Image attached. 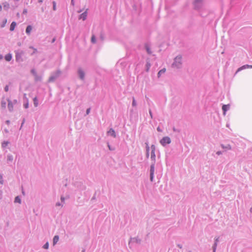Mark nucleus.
<instances>
[{
    "label": "nucleus",
    "mask_w": 252,
    "mask_h": 252,
    "mask_svg": "<svg viewBox=\"0 0 252 252\" xmlns=\"http://www.w3.org/2000/svg\"><path fill=\"white\" fill-rule=\"evenodd\" d=\"M62 71L58 69L56 71L51 73V76L49 78V82H54L56 79H57L62 74Z\"/></svg>",
    "instance_id": "f257e3e1"
},
{
    "label": "nucleus",
    "mask_w": 252,
    "mask_h": 252,
    "mask_svg": "<svg viewBox=\"0 0 252 252\" xmlns=\"http://www.w3.org/2000/svg\"><path fill=\"white\" fill-rule=\"evenodd\" d=\"M77 75L81 80H84L85 77V70L82 67H79L77 71Z\"/></svg>",
    "instance_id": "f03ea898"
},
{
    "label": "nucleus",
    "mask_w": 252,
    "mask_h": 252,
    "mask_svg": "<svg viewBox=\"0 0 252 252\" xmlns=\"http://www.w3.org/2000/svg\"><path fill=\"white\" fill-rule=\"evenodd\" d=\"M160 143L163 146H165L171 142V139L168 136L163 137L159 141Z\"/></svg>",
    "instance_id": "7ed1b4c3"
},
{
    "label": "nucleus",
    "mask_w": 252,
    "mask_h": 252,
    "mask_svg": "<svg viewBox=\"0 0 252 252\" xmlns=\"http://www.w3.org/2000/svg\"><path fill=\"white\" fill-rule=\"evenodd\" d=\"M155 163H152L150 168V180L151 182H153L154 178Z\"/></svg>",
    "instance_id": "20e7f679"
},
{
    "label": "nucleus",
    "mask_w": 252,
    "mask_h": 252,
    "mask_svg": "<svg viewBox=\"0 0 252 252\" xmlns=\"http://www.w3.org/2000/svg\"><path fill=\"white\" fill-rule=\"evenodd\" d=\"M141 240L138 237L131 238L129 241L128 245H130L131 243H136L137 244H140Z\"/></svg>",
    "instance_id": "39448f33"
},
{
    "label": "nucleus",
    "mask_w": 252,
    "mask_h": 252,
    "mask_svg": "<svg viewBox=\"0 0 252 252\" xmlns=\"http://www.w3.org/2000/svg\"><path fill=\"white\" fill-rule=\"evenodd\" d=\"M7 101L8 102V109L9 112H12L13 111V106L14 104L12 101L10 100L9 98L6 99Z\"/></svg>",
    "instance_id": "423d86ee"
},
{
    "label": "nucleus",
    "mask_w": 252,
    "mask_h": 252,
    "mask_svg": "<svg viewBox=\"0 0 252 252\" xmlns=\"http://www.w3.org/2000/svg\"><path fill=\"white\" fill-rule=\"evenodd\" d=\"M246 68H252V65H249L248 64H246L241 67H239L237 70L236 71L235 74L237 73L238 72L240 71L243 69H245Z\"/></svg>",
    "instance_id": "0eeeda50"
},
{
    "label": "nucleus",
    "mask_w": 252,
    "mask_h": 252,
    "mask_svg": "<svg viewBox=\"0 0 252 252\" xmlns=\"http://www.w3.org/2000/svg\"><path fill=\"white\" fill-rule=\"evenodd\" d=\"M230 108L229 104H223L222 106V110L223 111V115H225L226 112L228 111Z\"/></svg>",
    "instance_id": "6e6552de"
},
{
    "label": "nucleus",
    "mask_w": 252,
    "mask_h": 252,
    "mask_svg": "<svg viewBox=\"0 0 252 252\" xmlns=\"http://www.w3.org/2000/svg\"><path fill=\"white\" fill-rule=\"evenodd\" d=\"M87 10L88 9H86V10L84 12H83L80 15L79 19H82L83 21L86 19L87 16Z\"/></svg>",
    "instance_id": "1a4fd4ad"
},
{
    "label": "nucleus",
    "mask_w": 252,
    "mask_h": 252,
    "mask_svg": "<svg viewBox=\"0 0 252 252\" xmlns=\"http://www.w3.org/2000/svg\"><path fill=\"white\" fill-rule=\"evenodd\" d=\"M107 134L109 135H111L114 138L116 137V134L115 130L113 128H110L109 130L107 132Z\"/></svg>",
    "instance_id": "9d476101"
},
{
    "label": "nucleus",
    "mask_w": 252,
    "mask_h": 252,
    "mask_svg": "<svg viewBox=\"0 0 252 252\" xmlns=\"http://www.w3.org/2000/svg\"><path fill=\"white\" fill-rule=\"evenodd\" d=\"M6 100L5 99L4 97H2L1 101V107L2 109H5L6 108Z\"/></svg>",
    "instance_id": "9b49d317"
},
{
    "label": "nucleus",
    "mask_w": 252,
    "mask_h": 252,
    "mask_svg": "<svg viewBox=\"0 0 252 252\" xmlns=\"http://www.w3.org/2000/svg\"><path fill=\"white\" fill-rule=\"evenodd\" d=\"M151 159L152 160V163H156V154L154 152H151Z\"/></svg>",
    "instance_id": "f8f14e48"
},
{
    "label": "nucleus",
    "mask_w": 252,
    "mask_h": 252,
    "mask_svg": "<svg viewBox=\"0 0 252 252\" xmlns=\"http://www.w3.org/2000/svg\"><path fill=\"white\" fill-rule=\"evenodd\" d=\"M34 81L35 82H38L41 81L42 80V76L41 75L36 74L35 76H34Z\"/></svg>",
    "instance_id": "ddd939ff"
},
{
    "label": "nucleus",
    "mask_w": 252,
    "mask_h": 252,
    "mask_svg": "<svg viewBox=\"0 0 252 252\" xmlns=\"http://www.w3.org/2000/svg\"><path fill=\"white\" fill-rule=\"evenodd\" d=\"M166 71V68H163L160 70L158 73V77L159 78L161 77L162 74H164Z\"/></svg>",
    "instance_id": "4468645a"
},
{
    "label": "nucleus",
    "mask_w": 252,
    "mask_h": 252,
    "mask_svg": "<svg viewBox=\"0 0 252 252\" xmlns=\"http://www.w3.org/2000/svg\"><path fill=\"white\" fill-rule=\"evenodd\" d=\"M59 240V236L58 235H55L54 237L53 240V244L54 246H55Z\"/></svg>",
    "instance_id": "2eb2a0df"
},
{
    "label": "nucleus",
    "mask_w": 252,
    "mask_h": 252,
    "mask_svg": "<svg viewBox=\"0 0 252 252\" xmlns=\"http://www.w3.org/2000/svg\"><path fill=\"white\" fill-rule=\"evenodd\" d=\"M16 26V23L15 22H13L10 25V31H13L15 28V27Z\"/></svg>",
    "instance_id": "dca6fc26"
},
{
    "label": "nucleus",
    "mask_w": 252,
    "mask_h": 252,
    "mask_svg": "<svg viewBox=\"0 0 252 252\" xmlns=\"http://www.w3.org/2000/svg\"><path fill=\"white\" fill-rule=\"evenodd\" d=\"M13 159V157L11 154H8L7 156V162H12Z\"/></svg>",
    "instance_id": "f3484780"
},
{
    "label": "nucleus",
    "mask_w": 252,
    "mask_h": 252,
    "mask_svg": "<svg viewBox=\"0 0 252 252\" xmlns=\"http://www.w3.org/2000/svg\"><path fill=\"white\" fill-rule=\"evenodd\" d=\"M12 59V56L10 54H8L5 56V60L7 62H9Z\"/></svg>",
    "instance_id": "a211bd4d"
},
{
    "label": "nucleus",
    "mask_w": 252,
    "mask_h": 252,
    "mask_svg": "<svg viewBox=\"0 0 252 252\" xmlns=\"http://www.w3.org/2000/svg\"><path fill=\"white\" fill-rule=\"evenodd\" d=\"M32 30V27L31 26H28L26 30V32L28 34H30L31 33V32Z\"/></svg>",
    "instance_id": "6ab92c4d"
},
{
    "label": "nucleus",
    "mask_w": 252,
    "mask_h": 252,
    "mask_svg": "<svg viewBox=\"0 0 252 252\" xmlns=\"http://www.w3.org/2000/svg\"><path fill=\"white\" fill-rule=\"evenodd\" d=\"M69 197H70V196L69 195H66L65 197H64L63 195H62L61 197V200L62 203H64L65 199H68V198H69Z\"/></svg>",
    "instance_id": "aec40b11"
},
{
    "label": "nucleus",
    "mask_w": 252,
    "mask_h": 252,
    "mask_svg": "<svg viewBox=\"0 0 252 252\" xmlns=\"http://www.w3.org/2000/svg\"><path fill=\"white\" fill-rule=\"evenodd\" d=\"M33 104L35 107H37L38 105V101L37 97H35L33 99Z\"/></svg>",
    "instance_id": "412c9836"
},
{
    "label": "nucleus",
    "mask_w": 252,
    "mask_h": 252,
    "mask_svg": "<svg viewBox=\"0 0 252 252\" xmlns=\"http://www.w3.org/2000/svg\"><path fill=\"white\" fill-rule=\"evenodd\" d=\"M9 144L8 141H3L1 144V147L3 148H6Z\"/></svg>",
    "instance_id": "4be33fe9"
},
{
    "label": "nucleus",
    "mask_w": 252,
    "mask_h": 252,
    "mask_svg": "<svg viewBox=\"0 0 252 252\" xmlns=\"http://www.w3.org/2000/svg\"><path fill=\"white\" fill-rule=\"evenodd\" d=\"M14 202L19 203H21V198H20V197L19 196H17L15 198Z\"/></svg>",
    "instance_id": "5701e85b"
},
{
    "label": "nucleus",
    "mask_w": 252,
    "mask_h": 252,
    "mask_svg": "<svg viewBox=\"0 0 252 252\" xmlns=\"http://www.w3.org/2000/svg\"><path fill=\"white\" fill-rule=\"evenodd\" d=\"M7 23V19H4L2 21V23L0 24V27L1 28H4Z\"/></svg>",
    "instance_id": "b1692460"
},
{
    "label": "nucleus",
    "mask_w": 252,
    "mask_h": 252,
    "mask_svg": "<svg viewBox=\"0 0 252 252\" xmlns=\"http://www.w3.org/2000/svg\"><path fill=\"white\" fill-rule=\"evenodd\" d=\"M221 147L223 148V149H229V150H230L231 149V147L230 145H227L226 146H224V145L223 144H221Z\"/></svg>",
    "instance_id": "393cba45"
},
{
    "label": "nucleus",
    "mask_w": 252,
    "mask_h": 252,
    "mask_svg": "<svg viewBox=\"0 0 252 252\" xmlns=\"http://www.w3.org/2000/svg\"><path fill=\"white\" fill-rule=\"evenodd\" d=\"M217 246H218V243H216L214 242V244H213V245L212 246L213 252H216V250H217Z\"/></svg>",
    "instance_id": "a878e982"
},
{
    "label": "nucleus",
    "mask_w": 252,
    "mask_h": 252,
    "mask_svg": "<svg viewBox=\"0 0 252 252\" xmlns=\"http://www.w3.org/2000/svg\"><path fill=\"white\" fill-rule=\"evenodd\" d=\"M175 61L176 63H179L181 61V57L177 56L175 59Z\"/></svg>",
    "instance_id": "bb28decb"
},
{
    "label": "nucleus",
    "mask_w": 252,
    "mask_h": 252,
    "mask_svg": "<svg viewBox=\"0 0 252 252\" xmlns=\"http://www.w3.org/2000/svg\"><path fill=\"white\" fill-rule=\"evenodd\" d=\"M31 74H32L33 76H35L36 74H37V72H36V71L35 69H34V68H32V69H31Z\"/></svg>",
    "instance_id": "cd10ccee"
},
{
    "label": "nucleus",
    "mask_w": 252,
    "mask_h": 252,
    "mask_svg": "<svg viewBox=\"0 0 252 252\" xmlns=\"http://www.w3.org/2000/svg\"><path fill=\"white\" fill-rule=\"evenodd\" d=\"M31 74H32L33 76H35L36 74H37V72H36V71L35 69H34V68H32V69H31Z\"/></svg>",
    "instance_id": "c85d7f7f"
},
{
    "label": "nucleus",
    "mask_w": 252,
    "mask_h": 252,
    "mask_svg": "<svg viewBox=\"0 0 252 252\" xmlns=\"http://www.w3.org/2000/svg\"><path fill=\"white\" fill-rule=\"evenodd\" d=\"M137 105V103H136V101L134 98V97H132V106L133 107H135Z\"/></svg>",
    "instance_id": "c756f323"
},
{
    "label": "nucleus",
    "mask_w": 252,
    "mask_h": 252,
    "mask_svg": "<svg viewBox=\"0 0 252 252\" xmlns=\"http://www.w3.org/2000/svg\"><path fill=\"white\" fill-rule=\"evenodd\" d=\"M49 243L46 242L43 246V248L44 249H48L49 248Z\"/></svg>",
    "instance_id": "7c9ffc66"
},
{
    "label": "nucleus",
    "mask_w": 252,
    "mask_h": 252,
    "mask_svg": "<svg viewBox=\"0 0 252 252\" xmlns=\"http://www.w3.org/2000/svg\"><path fill=\"white\" fill-rule=\"evenodd\" d=\"M91 41L93 43H95L96 42L95 37L94 35H93L91 38Z\"/></svg>",
    "instance_id": "2f4dec72"
},
{
    "label": "nucleus",
    "mask_w": 252,
    "mask_h": 252,
    "mask_svg": "<svg viewBox=\"0 0 252 252\" xmlns=\"http://www.w3.org/2000/svg\"><path fill=\"white\" fill-rule=\"evenodd\" d=\"M181 64H174V63H173L172 64V67H173V68H180V66H179Z\"/></svg>",
    "instance_id": "473e14b6"
},
{
    "label": "nucleus",
    "mask_w": 252,
    "mask_h": 252,
    "mask_svg": "<svg viewBox=\"0 0 252 252\" xmlns=\"http://www.w3.org/2000/svg\"><path fill=\"white\" fill-rule=\"evenodd\" d=\"M151 152H154V153H155V151H156V146L155 145H152L151 146Z\"/></svg>",
    "instance_id": "72a5a7b5"
},
{
    "label": "nucleus",
    "mask_w": 252,
    "mask_h": 252,
    "mask_svg": "<svg viewBox=\"0 0 252 252\" xmlns=\"http://www.w3.org/2000/svg\"><path fill=\"white\" fill-rule=\"evenodd\" d=\"M145 47H146V50H147V51L148 53V54H151V51H150V47H149L148 45H146L145 46Z\"/></svg>",
    "instance_id": "f704fd0d"
},
{
    "label": "nucleus",
    "mask_w": 252,
    "mask_h": 252,
    "mask_svg": "<svg viewBox=\"0 0 252 252\" xmlns=\"http://www.w3.org/2000/svg\"><path fill=\"white\" fill-rule=\"evenodd\" d=\"M24 107L25 108H28L29 107V102L28 100H27V102L26 103H24Z\"/></svg>",
    "instance_id": "c9c22d12"
},
{
    "label": "nucleus",
    "mask_w": 252,
    "mask_h": 252,
    "mask_svg": "<svg viewBox=\"0 0 252 252\" xmlns=\"http://www.w3.org/2000/svg\"><path fill=\"white\" fill-rule=\"evenodd\" d=\"M145 145L146 151H150V147L149 146L148 142H145Z\"/></svg>",
    "instance_id": "e433bc0d"
},
{
    "label": "nucleus",
    "mask_w": 252,
    "mask_h": 252,
    "mask_svg": "<svg viewBox=\"0 0 252 252\" xmlns=\"http://www.w3.org/2000/svg\"><path fill=\"white\" fill-rule=\"evenodd\" d=\"M219 237H216L214 239V242L216 243H218L219 242Z\"/></svg>",
    "instance_id": "4c0bfd02"
},
{
    "label": "nucleus",
    "mask_w": 252,
    "mask_h": 252,
    "mask_svg": "<svg viewBox=\"0 0 252 252\" xmlns=\"http://www.w3.org/2000/svg\"><path fill=\"white\" fill-rule=\"evenodd\" d=\"M150 67H151V64H146V71H148Z\"/></svg>",
    "instance_id": "58836bf2"
},
{
    "label": "nucleus",
    "mask_w": 252,
    "mask_h": 252,
    "mask_svg": "<svg viewBox=\"0 0 252 252\" xmlns=\"http://www.w3.org/2000/svg\"><path fill=\"white\" fill-rule=\"evenodd\" d=\"M3 181L2 176L0 174V184H3Z\"/></svg>",
    "instance_id": "ea45409f"
},
{
    "label": "nucleus",
    "mask_w": 252,
    "mask_h": 252,
    "mask_svg": "<svg viewBox=\"0 0 252 252\" xmlns=\"http://www.w3.org/2000/svg\"><path fill=\"white\" fill-rule=\"evenodd\" d=\"M79 184H81V186H80V189L81 190H84L85 189V186H84L82 184H81V183H80Z\"/></svg>",
    "instance_id": "a19ab883"
},
{
    "label": "nucleus",
    "mask_w": 252,
    "mask_h": 252,
    "mask_svg": "<svg viewBox=\"0 0 252 252\" xmlns=\"http://www.w3.org/2000/svg\"><path fill=\"white\" fill-rule=\"evenodd\" d=\"M53 9L55 11L56 10V3L55 1H53Z\"/></svg>",
    "instance_id": "79ce46f5"
},
{
    "label": "nucleus",
    "mask_w": 252,
    "mask_h": 252,
    "mask_svg": "<svg viewBox=\"0 0 252 252\" xmlns=\"http://www.w3.org/2000/svg\"><path fill=\"white\" fill-rule=\"evenodd\" d=\"M56 206H62V207H63V204H62V203L57 202L56 204Z\"/></svg>",
    "instance_id": "37998d69"
},
{
    "label": "nucleus",
    "mask_w": 252,
    "mask_h": 252,
    "mask_svg": "<svg viewBox=\"0 0 252 252\" xmlns=\"http://www.w3.org/2000/svg\"><path fill=\"white\" fill-rule=\"evenodd\" d=\"M91 108H89L86 110V115H89L90 113Z\"/></svg>",
    "instance_id": "c03bdc74"
},
{
    "label": "nucleus",
    "mask_w": 252,
    "mask_h": 252,
    "mask_svg": "<svg viewBox=\"0 0 252 252\" xmlns=\"http://www.w3.org/2000/svg\"><path fill=\"white\" fill-rule=\"evenodd\" d=\"M8 90H9V87L8 85H6L5 87H4V91L5 92H8Z\"/></svg>",
    "instance_id": "a18cd8bd"
},
{
    "label": "nucleus",
    "mask_w": 252,
    "mask_h": 252,
    "mask_svg": "<svg viewBox=\"0 0 252 252\" xmlns=\"http://www.w3.org/2000/svg\"><path fill=\"white\" fill-rule=\"evenodd\" d=\"M146 158H149V151H146Z\"/></svg>",
    "instance_id": "49530a36"
},
{
    "label": "nucleus",
    "mask_w": 252,
    "mask_h": 252,
    "mask_svg": "<svg viewBox=\"0 0 252 252\" xmlns=\"http://www.w3.org/2000/svg\"><path fill=\"white\" fill-rule=\"evenodd\" d=\"M25 119L24 118L23 121H22V123L21 124V127H20V129H21L22 127L23 126L24 124L25 123Z\"/></svg>",
    "instance_id": "de8ad7c7"
},
{
    "label": "nucleus",
    "mask_w": 252,
    "mask_h": 252,
    "mask_svg": "<svg viewBox=\"0 0 252 252\" xmlns=\"http://www.w3.org/2000/svg\"><path fill=\"white\" fill-rule=\"evenodd\" d=\"M108 148H109V149L110 150H111V151H113V150H114V148H112V147L110 146V145L108 143Z\"/></svg>",
    "instance_id": "09e8293b"
},
{
    "label": "nucleus",
    "mask_w": 252,
    "mask_h": 252,
    "mask_svg": "<svg viewBox=\"0 0 252 252\" xmlns=\"http://www.w3.org/2000/svg\"><path fill=\"white\" fill-rule=\"evenodd\" d=\"M12 102H13V104L15 105L17 103V99H14L13 101H12Z\"/></svg>",
    "instance_id": "8fccbe9b"
},
{
    "label": "nucleus",
    "mask_w": 252,
    "mask_h": 252,
    "mask_svg": "<svg viewBox=\"0 0 252 252\" xmlns=\"http://www.w3.org/2000/svg\"><path fill=\"white\" fill-rule=\"evenodd\" d=\"M222 153V152L221 151H218L217 153H216V154L218 155H221Z\"/></svg>",
    "instance_id": "3c124183"
},
{
    "label": "nucleus",
    "mask_w": 252,
    "mask_h": 252,
    "mask_svg": "<svg viewBox=\"0 0 252 252\" xmlns=\"http://www.w3.org/2000/svg\"><path fill=\"white\" fill-rule=\"evenodd\" d=\"M5 123L7 124V125H9L10 123V121L9 120H6L5 121Z\"/></svg>",
    "instance_id": "603ef678"
},
{
    "label": "nucleus",
    "mask_w": 252,
    "mask_h": 252,
    "mask_svg": "<svg viewBox=\"0 0 252 252\" xmlns=\"http://www.w3.org/2000/svg\"><path fill=\"white\" fill-rule=\"evenodd\" d=\"M157 130L159 132L162 131L161 129H160V128L159 126L157 127Z\"/></svg>",
    "instance_id": "864d4df0"
},
{
    "label": "nucleus",
    "mask_w": 252,
    "mask_h": 252,
    "mask_svg": "<svg viewBox=\"0 0 252 252\" xmlns=\"http://www.w3.org/2000/svg\"><path fill=\"white\" fill-rule=\"evenodd\" d=\"M177 247H178V248H179L180 249H182V245H181V244H177Z\"/></svg>",
    "instance_id": "5fc2aeb1"
},
{
    "label": "nucleus",
    "mask_w": 252,
    "mask_h": 252,
    "mask_svg": "<svg viewBox=\"0 0 252 252\" xmlns=\"http://www.w3.org/2000/svg\"><path fill=\"white\" fill-rule=\"evenodd\" d=\"M149 113H150V115L151 118H152L153 117L152 113V111L151 110H149Z\"/></svg>",
    "instance_id": "6e6d98bb"
},
{
    "label": "nucleus",
    "mask_w": 252,
    "mask_h": 252,
    "mask_svg": "<svg viewBox=\"0 0 252 252\" xmlns=\"http://www.w3.org/2000/svg\"><path fill=\"white\" fill-rule=\"evenodd\" d=\"M27 13V9H24V11H23V13L24 14H26Z\"/></svg>",
    "instance_id": "4d7b16f0"
},
{
    "label": "nucleus",
    "mask_w": 252,
    "mask_h": 252,
    "mask_svg": "<svg viewBox=\"0 0 252 252\" xmlns=\"http://www.w3.org/2000/svg\"><path fill=\"white\" fill-rule=\"evenodd\" d=\"M201 0H196L195 1V3H197V2H201Z\"/></svg>",
    "instance_id": "13d9d810"
},
{
    "label": "nucleus",
    "mask_w": 252,
    "mask_h": 252,
    "mask_svg": "<svg viewBox=\"0 0 252 252\" xmlns=\"http://www.w3.org/2000/svg\"><path fill=\"white\" fill-rule=\"evenodd\" d=\"M2 10V6L0 4V11Z\"/></svg>",
    "instance_id": "bf43d9fd"
},
{
    "label": "nucleus",
    "mask_w": 252,
    "mask_h": 252,
    "mask_svg": "<svg viewBox=\"0 0 252 252\" xmlns=\"http://www.w3.org/2000/svg\"><path fill=\"white\" fill-rule=\"evenodd\" d=\"M82 252H85V249H83Z\"/></svg>",
    "instance_id": "052dcab7"
},
{
    "label": "nucleus",
    "mask_w": 252,
    "mask_h": 252,
    "mask_svg": "<svg viewBox=\"0 0 252 252\" xmlns=\"http://www.w3.org/2000/svg\"><path fill=\"white\" fill-rule=\"evenodd\" d=\"M22 193H23V194H24V195L25 194V192H24V191L23 190V189L22 190Z\"/></svg>",
    "instance_id": "680f3d73"
},
{
    "label": "nucleus",
    "mask_w": 252,
    "mask_h": 252,
    "mask_svg": "<svg viewBox=\"0 0 252 252\" xmlns=\"http://www.w3.org/2000/svg\"><path fill=\"white\" fill-rule=\"evenodd\" d=\"M95 199V196L94 195L93 198H92V199Z\"/></svg>",
    "instance_id": "e2e57ef3"
},
{
    "label": "nucleus",
    "mask_w": 252,
    "mask_h": 252,
    "mask_svg": "<svg viewBox=\"0 0 252 252\" xmlns=\"http://www.w3.org/2000/svg\"><path fill=\"white\" fill-rule=\"evenodd\" d=\"M38 1H39V2H42V0H39Z\"/></svg>",
    "instance_id": "0e129e2a"
},
{
    "label": "nucleus",
    "mask_w": 252,
    "mask_h": 252,
    "mask_svg": "<svg viewBox=\"0 0 252 252\" xmlns=\"http://www.w3.org/2000/svg\"><path fill=\"white\" fill-rule=\"evenodd\" d=\"M173 130H174V131H176V129H175V128H173Z\"/></svg>",
    "instance_id": "69168bd1"
},
{
    "label": "nucleus",
    "mask_w": 252,
    "mask_h": 252,
    "mask_svg": "<svg viewBox=\"0 0 252 252\" xmlns=\"http://www.w3.org/2000/svg\"><path fill=\"white\" fill-rule=\"evenodd\" d=\"M6 4H4V6H6Z\"/></svg>",
    "instance_id": "338daca9"
},
{
    "label": "nucleus",
    "mask_w": 252,
    "mask_h": 252,
    "mask_svg": "<svg viewBox=\"0 0 252 252\" xmlns=\"http://www.w3.org/2000/svg\"><path fill=\"white\" fill-rule=\"evenodd\" d=\"M188 252H191L190 251H189Z\"/></svg>",
    "instance_id": "774afa93"
}]
</instances>
